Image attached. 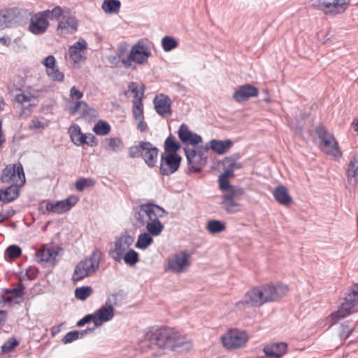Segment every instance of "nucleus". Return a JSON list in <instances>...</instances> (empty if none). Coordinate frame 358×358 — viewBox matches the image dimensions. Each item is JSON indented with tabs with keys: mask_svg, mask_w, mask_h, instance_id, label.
<instances>
[{
	"mask_svg": "<svg viewBox=\"0 0 358 358\" xmlns=\"http://www.w3.org/2000/svg\"><path fill=\"white\" fill-rule=\"evenodd\" d=\"M145 338L150 343L160 348L178 352L189 351L192 348V343L186 336L182 335L173 328L165 326L150 327L145 334Z\"/></svg>",
	"mask_w": 358,
	"mask_h": 358,
	"instance_id": "1",
	"label": "nucleus"
},
{
	"mask_svg": "<svg viewBox=\"0 0 358 358\" xmlns=\"http://www.w3.org/2000/svg\"><path fill=\"white\" fill-rule=\"evenodd\" d=\"M134 211L137 224L141 227H145L148 234L152 236H158L162 234L164 225L159 218L167 214L162 206L152 202H148L135 206Z\"/></svg>",
	"mask_w": 358,
	"mask_h": 358,
	"instance_id": "2",
	"label": "nucleus"
},
{
	"mask_svg": "<svg viewBox=\"0 0 358 358\" xmlns=\"http://www.w3.org/2000/svg\"><path fill=\"white\" fill-rule=\"evenodd\" d=\"M287 292L288 287L281 283L255 287L245 294V303L252 307H260L266 303L278 300Z\"/></svg>",
	"mask_w": 358,
	"mask_h": 358,
	"instance_id": "3",
	"label": "nucleus"
},
{
	"mask_svg": "<svg viewBox=\"0 0 358 358\" xmlns=\"http://www.w3.org/2000/svg\"><path fill=\"white\" fill-rule=\"evenodd\" d=\"M101 257L102 252L98 249L94 250L88 257L76 266L72 280L78 282L95 273L99 268Z\"/></svg>",
	"mask_w": 358,
	"mask_h": 358,
	"instance_id": "4",
	"label": "nucleus"
},
{
	"mask_svg": "<svg viewBox=\"0 0 358 358\" xmlns=\"http://www.w3.org/2000/svg\"><path fill=\"white\" fill-rule=\"evenodd\" d=\"M315 134L320 139V148L325 154L334 157H340L342 152L338 143L327 129L322 125L315 128Z\"/></svg>",
	"mask_w": 358,
	"mask_h": 358,
	"instance_id": "5",
	"label": "nucleus"
},
{
	"mask_svg": "<svg viewBox=\"0 0 358 358\" xmlns=\"http://www.w3.org/2000/svg\"><path fill=\"white\" fill-rule=\"evenodd\" d=\"M350 0H310V6L325 15H336L344 13Z\"/></svg>",
	"mask_w": 358,
	"mask_h": 358,
	"instance_id": "6",
	"label": "nucleus"
},
{
	"mask_svg": "<svg viewBox=\"0 0 358 358\" xmlns=\"http://www.w3.org/2000/svg\"><path fill=\"white\" fill-rule=\"evenodd\" d=\"M150 56L151 51L149 47L138 42L131 48L128 57L121 59V63L125 68L128 69L131 66L132 62L138 64L147 63Z\"/></svg>",
	"mask_w": 358,
	"mask_h": 358,
	"instance_id": "7",
	"label": "nucleus"
},
{
	"mask_svg": "<svg viewBox=\"0 0 358 358\" xmlns=\"http://www.w3.org/2000/svg\"><path fill=\"white\" fill-rule=\"evenodd\" d=\"M0 180L3 183L20 184L25 183V176L21 164H9L2 171Z\"/></svg>",
	"mask_w": 358,
	"mask_h": 358,
	"instance_id": "8",
	"label": "nucleus"
},
{
	"mask_svg": "<svg viewBox=\"0 0 358 358\" xmlns=\"http://www.w3.org/2000/svg\"><path fill=\"white\" fill-rule=\"evenodd\" d=\"M189 257L186 251L175 253L167 259V264L164 266V271H171L176 273L184 272L190 266Z\"/></svg>",
	"mask_w": 358,
	"mask_h": 358,
	"instance_id": "9",
	"label": "nucleus"
},
{
	"mask_svg": "<svg viewBox=\"0 0 358 358\" xmlns=\"http://www.w3.org/2000/svg\"><path fill=\"white\" fill-rule=\"evenodd\" d=\"M248 340L245 331L230 329L222 336L224 347L227 349H236L244 345Z\"/></svg>",
	"mask_w": 358,
	"mask_h": 358,
	"instance_id": "10",
	"label": "nucleus"
},
{
	"mask_svg": "<svg viewBox=\"0 0 358 358\" xmlns=\"http://www.w3.org/2000/svg\"><path fill=\"white\" fill-rule=\"evenodd\" d=\"M182 157L178 154H164L160 156L159 173L162 176H170L180 168Z\"/></svg>",
	"mask_w": 358,
	"mask_h": 358,
	"instance_id": "11",
	"label": "nucleus"
},
{
	"mask_svg": "<svg viewBox=\"0 0 358 358\" xmlns=\"http://www.w3.org/2000/svg\"><path fill=\"white\" fill-rule=\"evenodd\" d=\"M244 194V189H234L227 192L222 196L221 205L227 213L232 214L241 210V205L238 201Z\"/></svg>",
	"mask_w": 358,
	"mask_h": 358,
	"instance_id": "12",
	"label": "nucleus"
},
{
	"mask_svg": "<svg viewBox=\"0 0 358 358\" xmlns=\"http://www.w3.org/2000/svg\"><path fill=\"white\" fill-rule=\"evenodd\" d=\"M184 152L187 160L188 169L191 172L200 173L207 162L201 151L196 152L187 146L184 148Z\"/></svg>",
	"mask_w": 358,
	"mask_h": 358,
	"instance_id": "13",
	"label": "nucleus"
},
{
	"mask_svg": "<svg viewBox=\"0 0 358 358\" xmlns=\"http://www.w3.org/2000/svg\"><path fill=\"white\" fill-rule=\"evenodd\" d=\"M25 287L21 282L13 289H6L0 293V304L13 305L20 303L18 299H22L24 294Z\"/></svg>",
	"mask_w": 358,
	"mask_h": 358,
	"instance_id": "14",
	"label": "nucleus"
},
{
	"mask_svg": "<svg viewBox=\"0 0 358 358\" xmlns=\"http://www.w3.org/2000/svg\"><path fill=\"white\" fill-rule=\"evenodd\" d=\"M346 187L358 185V152L349 158L345 167Z\"/></svg>",
	"mask_w": 358,
	"mask_h": 358,
	"instance_id": "15",
	"label": "nucleus"
},
{
	"mask_svg": "<svg viewBox=\"0 0 358 358\" xmlns=\"http://www.w3.org/2000/svg\"><path fill=\"white\" fill-rule=\"evenodd\" d=\"M353 298L352 293L350 292L345 296V301L341 304L338 310L329 315V320L332 321V324L350 314V310L358 302L357 299Z\"/></svg>",
	"mask_w": 358,
	"mask_h": 358,
	"instance_id": "16",
	"label": "nucleus"
},
{
	"mask_svg": "<svg viewBox=\"0 0 358 358\" xmlns=\"http://www.w3.org/2000/svg\"><path fill=\"white\" fill-rule=\"evenodd\" d=\"M20 20V13L17 9L0 10V30L17 25Z\"/></svg>",
	"mask_w": 358,
	"mask_h": 358,
	"instance_id": "17",
	"label": "nucleus"
},
{
	"mask_svg": "<svg viewBox=\"0 0 358 358\" xmlns=\"http://www.w3.org/2000/svg\"><path fill=\"white\" fill-rule=\"evenodd\" d=\"M76 196H71L64 200L52 203L48 201L46 204V210L57 214H62L69 211L78 202Z\"/></svg>",
	"mask_w": 358,
	"mask_h": 358,
	"instance_id": "18",
	"label": "nucleus"
},
{
	"mask_svg": "<svg viewBox=\"0 0 358 358\" xmlns=\"http://www.w3.org/2000/svg\"><path fill=\"white\" fill-rule=\"evenodd\" d=\"M178 138L185 145H196L201 143L202 138L200 135L190 131L187 124L182 123L178 131Z\"/></svg>",
	"mask_w": 358,
	"mask_h": 358,
	"instance_id": "19",
	"label": "nucleus"
},
{
	"mask_svg": "<svg viewBox=\"0 0 358 358\" xmlns=\"http://www.w3.org/2000/svg\"><path fill=\"white\" fill-rule=\"evenodd\" d=\"M259 90L250 84L241 85L233 94V99L238 103L247 101L251 97H257Z\"/></svg>",
	"mask_w": 358,
	"mask_h": 358,
	"instance_id": "20",
	"label": "nucleus"
},
{
	"mask_svg": "<svg viewBox=\"0 0 358 358\" xmlns=\"http://www.w3.org/2000/svg\"><path fill=\"white\" fill-rule=\"evenodd\" d=\"M153 103L157 113L160 116L166 117L171 115V100L168 96L164 94L157 95Z\"/></svg>",
	"mask_w": 358,
	"mask_h": 358,
	"instance_id": "21",
	"label": "nucleus"
},
{
	"mask_svg": "<svg viewBox=\"0 0 358 358\" xmlns=\"http://www.w3.org/2000/svg\"><path fill=\"white\" fill-rule=\"evenodd\" d=\"M48 26V21L39 12L31 17L29 29L34 34L41 35L45 33Z\"/></svg>",
	"mask_w": 358,
	"mask_h": 358,
	"instance_id": "22",
	"label": "nucleus"
},
{
	"mask_svg": "<svg viewBox=\"0 0 358 358\" xmlns=\"http://www.w3.org/2000/svg\"><path fill=\"white\" fill-rule=\"evenodd\" d=\"M78 22L73 13L69 10H65L62 15V20L59 22L57 30L71 29L73 31L78 29Z\"/></svg>",
	"mask_w": 358,
	"mask_h": 358,
	"instance_id": "23",
	"label": "nucleus"
},
{
	"mask_svg": "<svg viewBox=\"0 0 358 358\" xmlns=\"http://www.w3.org/2000/svg\"><path fill=\"white\" fill-rule=\"evenodd\" d=\"M22 185L12 184L5 189H0V201L8 203L15 201L19 196L20 189Z\"/></svg>",
	"mask_w": 358,
	"mask_h": 358,
	"instance_id": "24",
	"label": "nucleus"
},
{
	"mask_svg": "<svg viewBox=\"0 0 358 358\" xmlns=\"http://www.w3.org/2000/svg\"><path fill=\"white\" fill-rule=\"evenodd\" d=\"M287 345L285 343H274L265 345L264 352L267 357L280 358L286 352Z\"/></svg>",
	"mask_w": 358,
	"mask_h": 358,
	"instance_id": "25",
	"label": "nucleus"
},
{
	"mask_svg": "<svg viewBox=\"0 0 358 358\" xmlns=\"http://www.w3.org/2000/svg\"><path fill=\"white\" fill-rule=\"evenodd\" d=\"M232 145L231 140L225 141L213 139L207 143L205 145V150H213L215 152L222 155L225 153Z\"/></svg>",
	"mask_w": 358,
	"mask_h": 358,
	"instance_id": "26",
	"label": "nucleus"
},
{
	"mask_svg": "<svg viewBox=\"0 0 358 358\" xmlns=\"http://www.w3.org/2000/svg\"><path fill=\"white\" fill-rule=\"evenodd\" d=\"M94 315V324L95 327H99L102 325L103 323L107 322L111 320L114 317V309H108L101 306L98 309Z\"/></svg>",
	"mask_w": 358,
	"mask_h": 358,
	"instance_id": "27",
	"label": "nucleus"
},
{
	"mask_svg": "<svg viewBox=\"0 0 358 358\" xmlns=\"http://www.w3.org/2000/svg\"><path fill=\"white\" fill-rule=\"evenodd\" d=\"M149 146H146L143 157L146 165L150 168L155 166L159 154V149L148 141Z\"/></svg>",
	"mask_w": 358,
	"mask_h": 358,
	"instance_id": "28",
	"label": "nucleus"
},
{
	"mask_svg": "<svg viewBox=\"0 0 358 358\" xmlns=\"http://www.w3.org/2000/svg\"><path fill=\"white\" fill-rule=\"evenodd\" d=\"M273 195L275 199L282 205L288 206L292 202V196L283 185L277 186L273 192Z\"/></svg>",
	"mask_w": 358,
	"mask_h": 358,
	"instance_id": "29",
	"label": "nucleus"
},
{
	"mask_svg": "<svg viewBox=\"0 0 358 358\" xmlns=\"http://www.w3.org/2000/svg\"><path fill=\"white\" fill-rule=\"evenodd\" d=\"M57 252L53 249L42 248L36 252V257L38 263H53Z\"/></svg>",
	"mask_w": 358,
	"mask_h": 358,
	"instance_id": "30",
	"label": "nucleus"
},
{
	"mask_svg": "<svg viewBox=\"0 0 358 358\" xmlns=\"http://www.w3.org/2000/svg\"><path fill=\"white\" fill-rule=\"evenodd\" d=\"M70 137L73 143L80 146L86 143V134L81 131L80 127L78 124H73L69 129Z\"/></svg>",
	"mask_w": 358,
	"mask_h": 358,
	"instance_id": "31",
	"label": "nucleus"
},
{
	"mask_svg": "<svg viewBox=\"0 0 358 358\" xmlns=\"http://www.w3.org/2000/svg\"><path fill=\"white\" fill-rule=\"evenodd\" d=\"M164 148V154H178V151H179L181 148V144L176 140V137L171 134L166 138Z\"/></svg>",
	"mask_w": 358,
	"mask_h": 358,
	"instance_id": "32",
	"label": "nucleus"
},
{
	"mask_svg": "<svg viewBox=\"0 0 358 358\" xmlns=\"http://www.w3.org/2000/svg\"><path fill=\"white\" fill-rule=\"evenodd\" d=\"M87 43L85 40L81 39L75 43L72 46L69 48V56L70 58L73 60L75 62H79L82 55L80 54V51L83 49H86Z\"/></svg>",
	"mask_w": 358,
	"mask_h": 358,
	"instance_id": "33",
	"label": "nucleus"
},
{
	"mask_svg": "<svg viewBox=\"0 0 358 358\" xmlns=\"http://www.w3.org/2000/svg\"><path fill=\"white\" fill-rule=\"evenodd\" d=\"M127 249L121 240L117 238L114 243V248L110 250L109 255L116 262H120Z\"/></svg>",
	"mask_w": 358,
	"mask_h": 358,
	"instance_id": "34",
	"label": "nucleus"
},
{
	"mask_svg": "<svg viewBox=\"0 0 358 358\" xmlns=\"http://www.w3.org/2000/svg\"><path fill=\"white\" fill-rule=\"evenodd\" d=\"M121 7L120 0H104L101 5L102 10L108 14L118 13Z\"/></svg>",
	"mask_w": 358,
	"mask_h": 358,
	"instance_id": "35",
	"label": "nucleus"
},
{
	"mask_svg": "<svg viewBox=\"0 0 358 358\" xmlns=\"http://www.w3.org/2000/svg\"><path fill=\"white\" fill-rule=\"evenodd\" d=\"M129 92L133 94V97L135 99L134 101H138L141 98L142 101L145 92V85L143 84H138L136 82H130L128 84Z\"/></svg>",
	"mask_w": 358,
	"mask_h": 358,
	"instance_id": "36",
	"label": "nucleus"
},
{
	"mask_svg": "<svg viewBox=\"0 0 358 358\" xmlns=\"http://www.w3.org/2000/svg\"><path fill=\"white\" fill-rule=\"evenodd\" d=\"M148 232H143L138 235L137 242L135 247L138 249L145 250L148 248L152 243L153 238Z\"/></svg>",
	"mask_w": 358,
	"mask_h": 358,
	"instance_id": "37",
	"label": "nucleus"
},
{
	"mask_svg": "<svg viewBox=\"0 0 358 358\" xmlns=\"http://www.w3.org/2000/svg\"><path fill=\"white\" fill-rule=\"evenodd\" d=\"M146 146H149L148 141H140L138 145L129 148V155L131 158H139L143 155Z\"/></svg>",
	"mask_w": 358,
	"mask_h": 358,
	"instance_id": "38",
	"label": "nucleus"
},
{
	"mask_svg": "<svg viewBox=\"0 0 358 358\" xmlns=\"http://www.w3.org/2000/svg\"><path fill=\"white\" fill-rule=\"evenodd\" d=\"M225 224L217 220H210L206 225V229L212 234L220 233L225 230Z\"/></svg>",
	"mask_w": 358,
	"mask_h": 358,
	"instance_id": "39",
	"label": "nucleus"
},
{
	"mask_svg": "<svg viewBox=\"0 0 358 358\" xmlns=\"http://www.w3.org/2000/svg\"><path fill=\"white\" fill-rule=\"evenodd\" d=\"M64 10L61 7L56 6L52 10H46L41 13L46 20H58L59 17L62 16Z\"/></svg>",
	"mask_w": 358,
	"mask_h": 358,
	"instance_id": "40",
	"label": "nucleus"
},
{
	"mask_svg": "<svg viewBox=\"0 0 358 358\" xmlns=\"http://www.w3.org/2000/svg\"><path fill=\"white\" fill-rule=\"evenodd\" d=\"M93 293V289L90 286H82L75 289V297L79 300L85 301Z\"/></svg>",
	"mask_w": 358,
	"mask_h": 358,
	"instance_id": "41",
	"label": "nucleus"
},
{
	"mask_svg": "<svg viewBox=\"0 0 358 358\" xmlns=\"http://www.w3.org/2000/svg\"><path fill=\"white\" fill-rule=\"evenodd\" d=\"M178 45V41L171 36H165L162 39V46L165 52H170Z\"/></svg>",
	"mask_w": 358,
	"mask_h": 358,
	"instance_id": "42",
	"label": "nucleus"
},
{
	"mask_svg": "<svg viewBox=\"0 0 358 358\" xmlns=\"http://www.w3.org/2000/svg\"><path fill=\"white\" fill-rule=\"evenodd\" d=\"M81 116L85 120H92L98 117L99 113L95 108L90 107L86 102H85L82 108Z\"/></svg>",
	"mask_w": 358,
	"mask_h": 358,
	"instance_id": "43",
	"label": "nucleus"
},
{
	"mask_svg": "<svg viewBox=\"0 0 358 358\" xmlns=\"http://www.w3.org/2000/svg\"><path fill=\"white\" fill-rule=\"evenodd\" d=\"M93 131L97 135L105 136L110 131V126L106 121L99 120L94 126Z\"/></svg>",
	"mask_w": 358,
	"mask_h": 358,
	"instance_id": "44",
	"label": "nucleus"
},
{
	"mask_svg": "<svg viewBox=\"0 0 358 358\" xmlns=\"http://www.w3.org/2000/svg\"><path fill=\"white\" fill-rule=\"evenodd\" d=\"M125 264L134 266L139 261L138 253L133 249H129L122 257Z\"/></svg>",
	"mask_w": 358,
	"mask_h": 358,
	"instance_id": "45",
	"label": "nucleus"
},
{
	"mask_svg": "<svg viewBox=\"0 0 358 358\" xmlns=\"http://www.w3.org/2000/svg\"><path fill=\"white\" fill-rule=\"evenodd\" d=\"M107 145L106 149L111 152H119L122 145V141L119 138H110L106 139Z\"/></svg>",
	"mask_w": 358,
	"mask_h": 358,
	"instance_id": "46",
	"label": "nucleus"
},
{
	"mask_svg": "<svg viewBox=\"0 0 358 358\" xmlns=\"http://www.w3.org/2000/svg\"><path fill=\"white\" fill-rule=\"evenodd\" d=\"M340 328L339 336L342 341H345L348 338L354 331V328L350 326V323L348 321L342 323Z\"/></svg>",
	"mask_w": 358,
	"mask_h": 358,
	"instance_id": "47",
	"label": "nucleus"
},
{
	"mask_svg": "<svg viewBox=\"0 0 358 358\" xmlns=\"http://www.w3.org/2000/svg\"><path fill=\"white\" fill-rule=\"evenodd\" d=\"M132 113L136 120L144 119L143 116V106L141 98L138 101H133Z\"/></svg>",
	"mask_w": 358,
	"mask_h": 358,
	"instance_id": "48",
	"label": "nucleus"
},
{
	"mask_svg": "<svg viewBox=\"0 0 358 358\" xmlns=\"http://www.w3.org/2000/svg\"><path fill=\"white\" fill-rule=\"evenodd\" d=\"M22 254L21 248L16 245H9L6 251L5 256L9 258L10 259H14L19 257Z\"/></svg>",
	"mask_w": 358,
	"mask_h": 358,
	"instance_id": "49",
	"label": "nucleus"
},
{
	"mask_svg": "<svg viewBox=\"0 0 358 358\" xmlns=\"http://www.w3.org/2000/svg\"><path fill=\"white\" fill-rule=\"evenodd\" d=\"M19 341L15 337L9 338L1 346V351L3 353L12 352L18 345Z\"/></svg>",
	"mask_w": 358,
	"mask_h": 358,
	"instance_id": "50",
	"label": "nucleus"
},
{
	"mask_svg": "<svg viewBox=\"0 0 358 358\" xmlns=\"http://www.w3.org/2000/svg\"><path fill=\"white\" fill-rule=\"evenodd\" d=\"M95 181L92 178H81L76 182V188L78 191H83L85 187H92Z\"/></svg>",
	"mask_w": 358,
	"mask_h": 358,
	"instance_id": "51",
	"label": "nucleus"
},
{
	"mask_svg": "<svg viewBox=\"0 0 358 358\" xmlns=\"http://www.w3.org/2000/svg\"><path fill=\"white\" fill-rule=\"evenodd\" d=\"M219 186L221 190H227V192L234 191V189H242L243 188L235 185H231L228 178L219 176Z\"/></svg>",
	"mask_w": 358,
	"mask_h": 358,
	"instance_id": "52",
	"label": "nucleus"
},
{
	"mask_svg": "<svg viewBox=\"0 0 358 358\" xmlns=\"http://www.w3.org/2000/svg\"><path fill=\"white\" fill-rule=\"evenodd\" d=\"M46 73L48 77L53 81L62 82L64 79V73L56 67L46 70Z\"/></svg>",
	"mask_w": 358,
	"mask_h": 358,
	"instance_id": "53",
	"label": "nucleus"
},
{
	"mask_svg": "<svg viewBox=\"0 0 358 358\" xmlns=\"http://www.w3.org/2000/svg\"><path fill=\"white\" fill-rule=\"evenodd\" d=\"M38 274V268H37L36 267L29 266L26 270L24 277L20 278V282H22V280H24L25 278H26V279H27L29 280H35L37 278Z\"/></svg>",
	"mask_w": 358,
	"mask_h": 358,
	"instance_id": "54",
	"label": "nucleus"
},
{
	"mask_svg": "<svg viewBox=\"0 0 358 358\" xmlns=\"http://www.w3.org/2000/svg\"><path fill=\"white\" fill-rule=\"evenodd\" d=\"M223 166L224 168L231 169L234 172L236 169H239L242 167L240 163H237L234 159L231 158L226 157L223 161Z\"/></svg>",
	"mask_w": 358,
	"mask_h": 358,
	"instance_id": "55",
	"label": "nucleus"
},
{
	"mask_svg": "<svg viewBox=\"0 0 358 358\" xmlns=\"http://www.w3.org/2000/svg\"><path fill=\"white\" fill-rule=\"evenodd\" d=\"M80 331L78 330H74L68 332L64 337L62 339V341L64 344L70 343L77 339L79 338Z\"/></svg>",
	"mask_w": 358,
	"mask_h": 358,
	"instance_id": "56",
	"label": "nucleus"
},
{
	"mask_svg": "<svg viewBox=\"0 0 358 358\" xmlns=\"http://www.w3.org/2000/svg\"><path fill=\"white\" fill-rule=\"evenodd\" d=\"M34 98V96L31 95L30 92L25 94L24 92L16 94L15 96V100L16 102L22 104L24 102H28Z\"/></svg>",
	"mask_w": 358,
	"mask_h": 358,
	"instance_id": "57",
	"label": "nucleus"
},
{
	"mask_svg": "<svg viewBox=\"0 0 358 358\" xmlns=\"http://www.w3.org/2000/svg\"><path fill=\"white\" fill-rule=\"evenodd\" d=\"M41 63L46 67V70H49L54 67H56V60L53 55H49L45 57Z\"/></svg>",
	"mask_w": 358,
	"mask_h": 358,
	"instance_id": "58",
	"label": "nucleus"
},
{
	"mask_svg": "<svg viewBox=\"0 0 358 358\" xmlns=\"http://www.w3.org/2000/svg\"><path fill=\"white\" fill-rule=\"evenodd\" d=\"M91 321H92L93 322L94 321V314L86 315L85 317H83L81 320H80L77 322L76 326L77 327H83L85 324H88Z\"/></svg>",
	"mask_w": 358,
	"mask_h": 358,
	"instance_id": "59",
	"label": "nucleus"
},
{
	"mask_svg": "<svg viewBox=\"0 0 358 358\" xmlns=\"http://www.w3.org/2000/svg\"><path fill=\"white\" fill-rule=\"evenodd\" d=\"M119 240H121V242L124 244V245L128 248L133 243L134 239L129 234L122 235L117 238Z\"/></svg>",
	"mask_w": 358,
	"mask_h": 358,
	"instance_id": "60",
	"label": "nucleus"
},
{
	"mask_svg": "<svg viewBox=\"0 0 358 358\" xmlns=\"http://www.w3.org/2000/svg\"><path fill=\"white\" fill-rule=\"evenodd\" d=\"M86 143H85V144L90 147L96 146L98 145V140L92 134L87 133L86 134Z\"/></svg>",
	"mask_w": 358,
	"mask_h": 358,
	"instance_id": "61",
	"label": "nucleus"
},
{
	"mask_svg": "<svg viewBox=\"0 0 358 358\" xmlns=\"http://www.w3.org/2000/svg\"><path fill=\"white\" fill-rule=\"evenodd\" d=\"M83 103H85V101H76L74 103V106H70L69 108V113L72 115H75L81 106L83 107Z\"/></svg>",
	"mask_w": 358,
	"mask_h": 358,
	"instance_id": "62",
	"label": "nucleus"
},
{
	"mask_svg": "<svg viewBox=\"0 0 358 358\" xmlns=\"http://www.w3.org/2000/svg\"><path fill=\"white\" fill-rule=\"evenodd\" d=\"M70 96L72 99L76 97L77 99H80L83 96V93L73 86L70 90Z\"/></svg>",
	"mask_w": 358,
	"mask_h": 358,
	"instance_id": "63",
	"label": "nucleus"
},
{
	"mask_svg": "<svg viewBox=\"0 0 358 358\" xmlns=\"http://www.w3.org/2000/svg\"><path fill=\"white\" fill-rule=\"evenodd\" d=\"M108 296L110 299L111 302L114 306H117L120 302V300L122 299V298L120 292L111 294Z\"/></svg>",
	"mask_w": 358,
	"mask_h": 358,
	"instance_id": "64",
	"label": "nucleus"
}]
</instances>
